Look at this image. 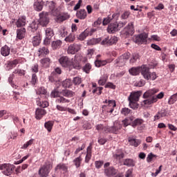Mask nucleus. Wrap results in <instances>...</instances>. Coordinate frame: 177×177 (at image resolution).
Segmentation results:
<instances>
[{"label":"nucleus","instance_id":"nucleus-1","mask_svg":"<svg viewBox=\"0 0 177 177\" xmlns=\"http://www.w3.org/2000/svg\"><path fill=\"white\" fill-rule=\"evenodd\" d=\"M158 92V89L152 88L147 91L143 94L144 100L142 103L145 105H142L144 107H147V106H150V104H153L156 103L158 99H162L164 97V93L160 92L159 94L156 95V93Z\"/></svg>","mask_w":177,"mask_h":177},{"label":"nucleus","instance_id":"nucleus-2","mask_svg":"<svg viewBox=\"0 0 177 177\" xmlns=\"http://www.w3.org/2000/svg\"><path fill=\"white\" fill-rule=\"evenodd\" d=\"M121 129H122V124L118 121L115 122L112 127L104 128V131L106 133L109 132L110 133H115V135L121 133Z\"/></svg>","mask_w":177,"mask_h":177},{"label":"nucleus","instance_id":"nucleus-3","mask_svg":"<svg viewBox=\"0 0 177 177\" xmlns=\"http://www.w3.org/2000/svg\"><path fill=\"white\" fill-rule=\"evenodd\" d=\"M15 165L9 163H5L3 165H0V170L2 171L3 175H6V176H10L11 174H13L15 171Z\"/></svg>","mask_w":177,"mask_h":177},{"label":"nucleus","instance_id":"nucleus-4","mask_svg":"<svg viewBox=\"0 0 177 177\" xmlns=\"http://www.w3.org/2000/svg\"><path fill=\"white\" fill-rule=\"evenodd\" d=\"M52 169V164L50 162H46L39 170V175L41 177H48L49 172Z\"/></svg>","mask_w":177,"mask_h":177},{"label":"nucleus","instance_id":"nucleus-5","mask_svg":"<svg viewBox=\"0 0 177 177\" xmlns=\"http://www.w3.org/2000/svg\"><path fill=\"white\" fill-rule=\"evenodd\" d=\"M134 32L135 28H133V22L129 23L122 31H121V34L124 38H128L129 35H133Z\"/></svg>","mask_w":177,"mask_h":177},{"label":"nucleus","instance_id":"nucleus-6","mask_svg":"<svg viewBox=\"0 0 177 177\" xmlns=\"http://www.w3.org/2000/svg\"><path fill=\"white\" fill-rule=\"evenodd\" d=\"M149 35L147 33H141L140 35H134L133 37V41L135 44H142L147 42V37Z\"/></svg>","mask_w":177,"mask_h":177},{"label":"nucleus","instance_id":"nucleus-7","mask_svg":"<svg viewBox=\"0 0 177 177\" xmlns=\"http://www.w3.org/2000/svg\"><path fill=\"white\" fill-rule=\"evenodd\" d=\"M45 35L46 38L44 39V45H49L50 44V39L55 36V31L52 28H46L45 29Z\"/></svg>","mask_w":177,"mask_h":177},{"label":"nucleus","instance_id":"nucleus-8","mask_svg":"<svg viewBox=\"0 0 177 177\" xmlns=\"http://www.w3.org/2000/svg\"><path fill=\"white\" fill-rule=\"evenodd\" d=\"M39 24L42 27H46L49 24V17H48V12H41L39 14Z\"/></svg>","mask_w":177,"mask_h":177},{"label":"nucleus","instance_id":"nucleus-9","mask_svg":"<svg viewBox=\"0 0 177 177\" xmlns=\"http://www.w3.org/2000/svg\"><path fill=\"white\" fill-rule=\"evenodd\" d=\"M59 62L62 67L70 70V66H71V59H70L68 57H61L59 59Z\"/></svg>","mask_w":177,"mask_h":177},{"label":"nucleus","instance_id":"nucleus-10","mask_svg":"<svg viewBox=\"0 0 177 177\" xmlns=\"http://www.w3.org/2000/svg\"><path fill=\"white\" fill-rule=\"evenodd\" d=\"M116 104L115 100H108V106H103L102 110L106 109L107 113H113L114 111V107H115Z\"/></svg>","mask_w":177,"mask_h":177},{"label":"nucleus","instance_id":"nucleus-11","mask_svg":"<svg viewBox=\"0 0 177 177\" xmlns=\"http://www.w3.org/2000/svg\"><path fill=\"white\" fill-rule=\"evenodd\" d=\"M71 64L69 66V71H71L73 68H75V70H80L81 68V65L80 64V61L77 57H75V59H71Z\"/></svg>","mask_w":177,"mask_h":177},{"label":"nucleus","instance_id":"nucleus-12","mask_svg":"<svg viewBox=\"0 0 177 177\" xmlns=\"http://www.w3.org/2000/svg\"><path fill=\"white\" fill-rule=\"evenodd\" d=\"M169 115V112H168V110L161 109L154 116V121H157V120H160V118H162L164 117H168Z\"/></svg>","mask_w":177,"mask_h":177},{"label":"nucleus","instance_id":"nucleus-13","mask_svg":"<svg viewBox=\"0 0 177 177\" xmlns=\"http://www.w3.org/2000/svg\"><path fill=\"white\" fill-rule=\"evenodd\" d=\"M150 75V67L147 64L142 65V71L141 72V75H142L144 80H147L149 78V75Z\"/></svg>","mask_w":177,"mask_h":177},{"label":"nucleus","instance_id":"nucleus-14","mask_svg":"<svg viewBox=\"0 0 177 177\" xmlns=\"http://www.w3.org/2000/svg\"><path fill=\"white\" fill-rule=\"evenodd\" d=\"M143 70V65L141 66H137V67H133L129 70V74L131 75H139L140 73H142V71Z\"/></svg>","mask_w":177,"mask_h":177},{"label":"nucleus","instance_id":"nucleus-15","mask_svg":"<svg viewBox=\"0 0 177 177\" xmlns=\"http://www.w3.org/2000/svg\"><path fill=\"white\" fill-rule=\"evenodd\" d=\"M44 115H46V111L44 109L37 108L35 111L36 120H41Z\"/></svg>","mask_w":177,"mask_h":177},{"label":"nucleus","instance_id":"nucleus-16","mask_svg":"<svg viewBox=\"0 0 177 177\" xmlns=\"http://www.w3.org/2000/svg\"><path fill=\"white\" fill-rule=\"evenodd\" d=\"M117 172H118V171L113 167L104 169V174L106 176L108 177L114 176V175H116Z\"/></svg>","mask_w":177,"mask_h":177},{"label":"nucleus","instance_id":"nucleus-17","mask_svg":"<svg viewBox=\"0 0 177 177\" xmlns=\"http://www.w3.org/2000/svg\"><path fill=\"white\" fill-rule=\"evenodd\" d=\"M107 31L109 34H114V32H117V31H120L118 29V26L117 23L111 24L108 26Z\"/></svg>","mask_w":177,"mask_h":177},{"label":"nucleus","instance_id":"nucleus-18","mask_svg":"<svg viewBox=\"0 0 177 177\" xmlns=\"http://www.w3.org/2000/svg\"><path fill=\"white\" fill-rule=\"evenodd\" d=\"M80 50V46L78 44H71L68 48V53L75 55Z\"/></svg>","mask_w":177,"mask_h":177},{"label":"nucleus","instance_id":"nucleus-19","mask_svg":"<svg viewBox=\"0 0 177 177\" xmlns=\"http://www.w3.org/2000/svg\"><path fill=\"white\" fill-rule=\"evenodd\" d=\"M141 93L140 91L131 93L129 97V100H131L132 102H139V97H140Z\"/></svg>","mask_w":177,"mask_h":177},{"label":"nucleus","instance_id":"nucleus-20","mask_svg":"<svg viewBox=\"0 0 177 177\" xmlns=\"http://www.w3.org/2000/svg\"><path fill=\"white\" fill-rule=\"evenodd\" d=\"M34 8L37 12H41L44 8V1L42 0H36L34 3Z\"/></svg>","mask_w":177,"mask_h":177},{"label":"nucleus","instance_id":"nucleus-21","mask_svg":"<svg viewBox=\"0 0 177 177\" xmlns=\"http://www.w3.org/2000/svg\"><path fill=\"white\" fill-rule=\"evenodd\" d=\"M17 64H19V60H17V59H14L12 61H10L8 62V64L6 65V70L8 71H10V70H12V68H15V67H16V66H17Z\"/></svg>","mask_w":177,"mask_h":177},{"label":"nucleus","instance_id":"nucleus-22","mask_svg":"<svg viewBox=\"0 0 177 177\" xmlns=\"http://www.w3.org/2000/svg\"><path fill=\"white\" fill-rule=\"evenodd\" d=\"M26 37V28H22L17 30V38L23 39Z\"/></svg>","mask_w":177,"mask_h":177},{"label":"nucleus","instance_id":"nucleus-23","mask_svg":"<svg viewBox=\"0 0 177 177\" xmlns=\"http://www.w3.org/2000/svg\"><path fill=\"white\" fill-rule=\"evenodd\" d=\"M1 55L4 57L9 56L10 55V48L6 45L1 47Z\"/></svg>","mask_w":177,"mask_h":177},{"label":"nucleus","instance_id":"nucleus-24","mask_svg":"<svg viewBox=\"0 0 177 177\" xmlns=\"http://www.w3.org/2000/svg\"><path fill=\"white\" fill-rule=\"evenodd\" d=\"M136 165V162L131 158L124 159L123 162V165H126V167H135Z\"/></svg>","mask_w":177,"mask_h":177},{"label":"nucleus","instance_id":"nucleus-25","mask_svg":"<svg viewBox=\"0 0 177 177\" xmlns=\"http://www.w3.org/2000/svg\"><path fill=\"white\" fill-rule=\"evenodd\" d=\"M129 142L131 146H134V147H138L139 145L142 143V141L140 140L132 138H129L128 139Z\"/></svg>","mask_w":177,"mask_h":177},{"label":"nucleus","instance_id":"nucleus-26","mask_svg":"<svg viewBox=\"0 0 177 177\" xmlns=\"http://www.w3.org/2000/svg\"><path fill=\"white\" fill-rule=\"evenodd\" d=\"M40 63L43 67H45L46 68L49 67V66H50V63H51L50 58L49 57L43 58L40 60Z\"/></svg>","mask_w":177,"mask_h":177},{"label":"nucleus","instance_id":"nucleus-27","mask_svg":"<svg viewBox=\"0 0 177 177\" xmlns=\"http://www.w3.org/2000/svg\"><path fill=\"white\" fill-rule=\"evenodd\" d=\"M38 55L39 56H46V55H49V50L45 46L41 47L38 50Z\"/></svg>","mask_w":177,"mask_h":177},{"label":"nucleus","instance_id":"nucleus-28","mask_svg":"<svg viewBox=\"0 0 177 177\" xmlns=\"http://www.w3.org/2000/svg\"><path fill=\"white\" fill-rule=\"evenodd\" d=\"M134 118L133 116L127 118L124 120H122V124L124 127H128V125H133Z\"/></svg>","mask_w":177,"mask_h":177},{"label":"nucleus","instance_id":"nucleus-29","mask_svg":"<svg viewBox=\"0 0 177 177\" xmlns=\"http://www.w3.org/2000/svg\"><path fill=\"white\" fill-rule=\"evenodd\" d=\"M58 169L62 172H67V169H68V167L66 165V164L59 163L55 167V171H57Z\"/></svg>","mask_w":177,"mask_h":177},{"label":"nucleus","instance_id":"nucleus-30","mask_svg":"<svg viewBox=\"0 0 177 177\" xmlns=\"http://www.w3.org/2000/svg\"><path fill=\"white\" fill-rule=\"evenodd\" d=\"M107 80H109V75L107 74H104V75L98 80V84L103 86V85H105L107 82Z\"/></svg>","mask_w":177,"mask_h":177},{"label":"nucleus","instance_id":"nucleus-31","mask_svg":"<svg viewBox=\"0 0 177 177\" xmlns=\"http://www.w3.org/2000/svg\"><path fill=\"white\" fill-rule=\"evenodd\" d=\"M73 162L74 165L76 167V168H80V167H81V162H82V155L80 154L77 158H75L73 160Z\"/></svg>","mask_w":177,"mask_h":177},{"label":"nucleus","instance_id":"nucleus-32","mask_svg":"<svg viewBox=\"0 0 177 177\" xmlns=\"http://www.w3.org/2000/svg\"><path fill=\"white\" fill-rule=\"evenodd\" d=\"M53 125H55V122L53 121H48L44 123V127L47 129L48 132H52Z\"/></svg>","mask_w":177,"mask_h":177},{"label":"nucleus","instance_id":"nucleus-33","mask_svg":"<svg viewBox=\"0 0 177 177\" xmlns=\"http://www.w3.org/2000/svg\"><path fill=\"white\" fill-rule=\"evenodd\" d=\"M17 27L20 28L26 26V17H21L17 21Z\"/></svg>","mask_w":177,"mask_h":177},{"label":"nucleus","instance_id":"nucleus-34","mask_svg":"<svg viewBox=\"0 0 177 177\" xmlns=\"http://www.w3.org/2000/svg\"><path fill=\"white\" fill-rule=\"evenodd\" d=\"M77 16L78 19H81V20H84V19H86V10L82 9L79 12H77Z\"/></svg>","mask_w":177,"mask_h":177},{"label":"nucleus","instance_id":"nucleus-35","mask_svg":"<svg viewBox=\"0 0 177 177\" xmlns=\"http://www.w3.org/2000/svg\"><path fill=\"white\" fill-rule=\"evenodd\" d=\"M37 106L39 107H42V109H45L49 106V102L48 101H41L39 98L37 100Z\"/></svg>","mask_w":177,"mask_h":177},{"label":"nucleus","instance_id":"nucleus-36","mask_svg":"<svg viewBox=\"0 0 177 177\" xmlns=\"http://www.w3.org/2000/svg\"><path fill=\"white\" fill-rule=\"evenodd\" d=\"M29 31H31L32 32H35L37 30H38V24L35 21H32L29 27H28Z\"/></svg>","mask_w":177,"mask_h":177},{"label":"nucleus","instance_id":"nucleus-37","mask_svg":"<svg viewBox=\"0 0 177 177\" xmlns=\"http://www.w3.org/2000/svg\"><path fill=\"white\" fill-rule=\"evenodd\" d=\"M114 17H115V14H113V15H109L107 17L104 18L102 21L103 26H107V24H109V23H110L111 20L114 19Z\"/></svg>","mask_w":177,"mask_h":177},{"label":"nucleus","instance_id":"nucleus-38","mask_svg":"<svg viewBox=\"0 0 177 177\" xmlns=\"http://www.w3.org/2000/svg\"><path fill=\"white\" fill-rule=\"evenodd\" d=\"M100 42H102V38H93L87 41L88 45H97V44H99Z\"/></svg>","mask_w":177,"mask_h":177},{"label":"nucleus","instance_id":"nucleus-39","mask_svg":"<svg viewBox=\"0 0 177 177\" xmlns=\"http://www.w3.org/2000/svg\"><path fill=\"white\" fill-rule=\"evenodd\" d=\"M64 41L69 43L74 42L75 41V35L74 33H70L65 37Z\"/></svg>","mask_w":177,"mask_h":177},{"label":"nucleus","instance_id":"nucleus-40","mask_svg":"<svg viewBox=\"0 0 177 177\" xmlns=\"http://www.w3.org/2000/svg\"><path fill=\"white\" fill-rule=\"evenodd\" d=\"M62 41L61 40H56L53 41L51 44V46L53 49H59L62 46Z\"/></svg>","mask_w":177,"mask_h":177},{"label":"nucleus","instance_id":"nucleus-41","mask_svg":"<svg viewBox=\"0 0 177 177\" xmlns=\"http://www.w3.org/2000/svg\"><path fill=\"white\" fill-rule=\"evenodd\" d=\"M86 37H89V31L88 30H85L84 32H82L78 37V39L80 41H84L86 39Z\"/></svg>","mask_w":177,"mask_h":177},{"label":"nucleus","instance_id":"nucleus-42","mask_svg":"<svg viewBox=\"0 0 177 177\" xmlns=\"http://www.w3.org/2000/svg\"><path fill=\"white\" fill-rule=\"evenodd\" d=\"M32 44L33 46H38L41 44V37L39 35L33 37Z\"/></svg>","mask_w":177,"mask_h":177},{"label":"nucleus","instance_id":"nucleus-43","mask_svg":"<svg viewBox=\"0 0 177 177\" xmlns=\"http://www.w3.org/2000/svg\"><path fill=\"white\" fill-rule=\"evenodd\" d=\"M62 93L63 96H65V97H73L75 95L74 92L70 90H63Z\"/></svg>","mask_w":177,"mask_h":177},{"label":"nucleus","instance_id":"nucleus-44","mask_svg":"<svg viewBox=\"0 0 177 177\" xmlns=\"http://www.w3.org/2000/svg\"><path fill=\"white\" fill-rule=\"evenodd\" d=\"M106 64H107V61L97 59L95 62V67H102L106 66Z\"/></svg>","mask_w":177,"mask_h":177},{"label":"nucleus","instance_id":"nucleus-45","mask_svg":"<svg viewBox=\"0 0 177 177\" xmlns=\"http://www.w3.org/2000/svg\"><path fill=\"white\" fill-rule=\"evenodd\" d=\"M35 140L34 138L30 139V140L27 141L24 145L21 147V149H24L26 150V149H28V147H30L34 143Z\"/></svg>","mask_w":177,"mask_h":177},{"label":"nucleus","instance_id":"nucleus-46","mask_svg":"<svg viewBox=\"0 0 177 177\" xmlns=\"http://www.w3.org/2000/svg\"><path fill=\"white\" fill-rule=\"evenodd\" d=\"M92 69V65L91 64L87 63L83 66V71L86 74H89L91 73V70Z\"/></svg>","mask_w":177,"mask_h":177},{"label":"nucleus","instance_id":"nucleus-47","mask_svg":"<svg viewBox=\"0 0 177 177\" xmlns=\"http://www.w3.org/2000/svg\"><path fill=\"white\" fill-rule=\"evenodd\" d=\"M14 78H15V74H13V73L10 74L8 79V82H9V84H10V85L12 88H15V89H16L17 88V86H16L15 84V83H13Z\"/></svg>","mask_w":177,"mask_h":177},{"label":"nucleus","instance_id":"nucleus-48","mask_svg":"<svg viewBox=\"0 0 177 177\" xmlns=\"http://www.w3.org/2000/svg\"><path fill=\"white\" fill-rule=\"evenodd\" d=\"M64 88H70L73 85V81L70 79H66L62 82Z\"/></svg>","mask_w":177,"mask_h":177},{"label":"nucleus","instance_id":"nucleus-49","mask_svg":"<svg viewBox=\"0 0 177 177\" xmlns=\"http://www.w3.org/2000/svg\"><path fill=\"white\" fill-rule=\"evenodd\" d=\"M175 102H177V93L173 94L168 100V104H174Z\"/></svg>","mask_w":177,"mask_h":177},{"label":"nucleus","instance_id":"nucleus-50","mask_svg":"<svg viewBox=\"0 0 177 177\" xmlns=\"http://www.w3.org/2000/svg\"><path fill=\"white\" fill-rule=\"evenodd\" d=\"M129 106L131 109H133V110H136V109H139V104H138L137 101H132V100H129Z\"/></svg>","mask_w":177,"mask_h":177},{"label":"nucleus","instance_id":"nucleus-51","mask_svg":"<svg viewBox=\"0 0 177 177\" xmlns=\"http://www.w3.org/2000/svg\"><path fill=\"white\" fill-rule=\"evenodd\" d=\"M149 77L147 79V81H156V80H157V77L158 76H157L156 72H150Z\"/></svg>","mask_w":177,"mask_h":177},{"label":"nucleus","instance_id":"nucleus-52","mask_svg":"<svg viewBox=\"0 0 177 177\" xmlns=\"http://www.w3.org/2000/svg\"><path fill=\"white\" fill-rule=\"evenodd\" d=\"M143 123V120L142 119H133V124L132 127H133V128H135V127H138V125H142V124Z\"/></svg>","mask_w":177,"mask_h":177},{"label":"nucleus","instance_id":"nucleus-53","mask_svg":"<svg viewBox=\"0 0 177 177\" xmlns=\"http://www.w3.org/2000/svg\"><path fill=\"white\" fill-rule=\"evenodd\" d=\"M56 103H70V100L66 99L63 96H60L59 97V98H57L55 100Z\"/></svg>","mask_w":177,"mask_h":177},{"label":"nucleus","instance_id":"nucleus-54","mask_svg":"<svg viewBox=\"0 0 177 177\" xmlns=\"http://www.w3.org/2000/svg\"><path fill=\"white\" fill-rule=\"evenodd\" d=\"M131 113H132V111L129 108H122L121 109V114H122V115H125V116L129 115Z\"/></svg>","mask_w":177,"mask_h":177},{"label":"nucleus","instance_id":"nucleus-55","mask_svg":"<svg viewBox=\"0 0 177 177\" xmlns=\"http://www.w3.org/2000/svg\"><path fill=\"white\" fill-rule=\"evenodd\" d=\"M68 19H70V15H68V14H64L57 17L58 21H64Z\"/></svg>","mask_w":177,"mask_h":177},{"label":"nucleus","instance_id":"nucleus-56","mask_svg":"<svg viewBox=\"0 0 177 177\" xmlns=\"http://www.w3.org/2000/svg\"><path fill=\"white\" fill-rule=\"evenodd\" d=\"M115 63L116 64H121V66H124V64H125V63H127V61L122 57V55L118 58L117 59H115Z\"/></svg>","mask_w":177,"mask_h":177},{"label":"nucleus","instance_id":"nucleus-57","mask_svg":"<svg viewBox=\"0 0 177 177\" xmlns=\"http://www.w3.org/2000/svg\"><path fill=\"white\" fill-rule=\"evenodd\" d=\"M118 41V37L113 36L110 37H109V46L110 45H114V44H117Z\"/></svg>","mask_w":177,"mask_h":177},{"label":"nucleus","instance_id":"nucleus-58","mask_svg":"<svg viewBox=\"0 0 177 177\" xmlns=\"http://www.w3.org/2000/svg\"><path fill=\"white\" fill-rule=\"evenodd\" d=\"M140 56L138 53L133 54L131 58L130 59V63H136L138 59H139Z\"/></svg>","mask_w":177,"mask_h":177},{"label":"nucleus","instance_id":"nucleus-59","mask_svg":"<svg viewBox=\"0 0 177 177\" xmlns=\"http://www.w3.org/2000/svg\"><path fill=\"white\" fill-rule=\"evenodd\" d=\"M127 23L128 21H120L118 23H117L118 28L119 30H120L122 27H124V26H127Z\"/></svg>","mask_w":177,"mask_h":177},{"label":"nucleus","instance_id":"nucleus-60","mask_svg":"<svg viewBox=\"0 0 177 177\" xmlns=\"http://www.w3.org/2000/svg\"><path fill=\"white\" fill-rule=\"evenodd\" d=\"M37 81H38V77H37V75L35 73H33L32 75L30 84H32V85H35V84H37Z\"/></svg>","mask_w":177,"mask_h":177},{"label":"nucleus","instance_id":"nucleus-61","mask_svg":"<svg viewBox=\"0 0 177 177\" xmlns=\"http://www.w3.org/2000/svg\"><path fill=\"white\" fill-rule=\"evenodd\" d=\"M146 84V82L144 80H140L138 82H136L134 84L135 86H138V87H142V86H145V85Z\"/></svg>","mask_w":177,"mask_h":177},{"label":"nucleus","instance_id":"nucleus-62","mask_svg":"<svg viewBox=\"0 0 177 177\" xmlns=\"http://www.w3.org/2000/svg\"><path fill=\"white\" fill-rule=\"evenodd\" d=\"M129 15H131V12H129V11H125L124 14L121 15V17H120L121 20H127V19L129 17Z\"/></svg>","mask_w":177,"mask_h":177},{"label":"nucleus","instance_id":"nucleus-63","mask_svg":"<svg viewBox=\"0 0 177 177\" xmlns=\"http://www.w3.org/2000/svg\"><path fill=\"white\" fill-rule=\"evenodd\" d=\"M124 153H115L113 155L114 158H115L116 160H122V158H124Z\"/></svg>","mask_w":177,"mask_h":177},{"label":"nucleus","instance_id":"nucleus-64","mask_svg":"<svg viewBox=\"0 0 177 177\" xmlns=\"http://www.w3.org/2000/svg\"><path fill=\"white\" fill-rule=\"evenodd\" d=\"M73 82L75 85H80V84H81V82H82V80L80 77H76L73 78Z\"/></svg>","mask_w":177,"mask_h":177}]
</instances>
